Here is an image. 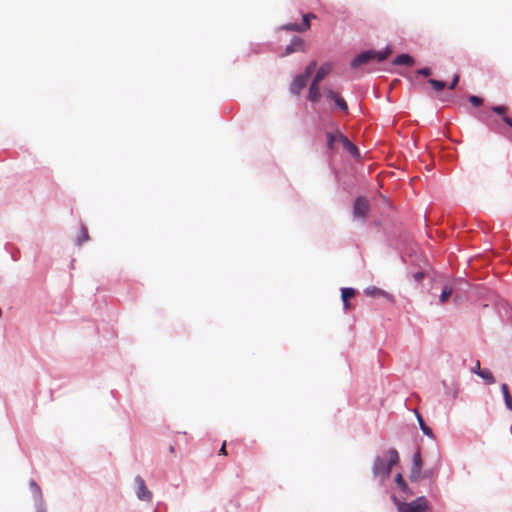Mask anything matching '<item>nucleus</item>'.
<instances>
[{
  "instance_id": "1",
  "label": "nucleus",
  "mask_w": 512,
  "mask_h": 512,
  "mask_svg": "<svg viewBox=\"0 0 512 512\" xmlns=\"http://www.w3.org/2000/svg\"><path fill=\"white\" fill-rule=\"evenodd\" d=\"M387 454L388 459L377 456L372 467L374 478H380L381 481L389 477L392 467L399 462V454L396 449H389Z\"/></svg>"
},
{
  "instance_id": "2",
  "label": "nucleus",
  "mask_w": 512,
  "mask_h": 512,
  "mask_svg": "<svg viewBox=\"0 0 512 512\" xmlns=\"http://www.w3.org/2000/svg\"><path fill=\"white\" fill-rule=\"evenodd\" d=\"M392 501L398 512H426L429 509L428 500L425 496H419L411 502H403L392 495Z\"/></svg>"
},
{
  "instance_id": "3",
  "label": "nucleus",
  "mask_w": 512,
  "mask_h": 512,
  "mask_svg": "<svg viewBox=\"0 0 512 512\" xmlns=\"http://www.w3.org/2000/svg\"><path fill=\"white\" fill-rule=\"evenodd\" d=\"M388 57V53L366 51L357 55L351 62L352 68H358L359 66L368 63L371 60H377L381 62Z\"/></svg>"
},
{
  "instance_id": "4",
  "label": "nucleus",
  "mask_w": 512,
  "mask_h": 512,
  "mask_svg": "<svg viewBox=\"0 0 512 512\" xmlns=\"http://www.w3.org/2000/svg\"><path fill=\"white\" fill-rule=\"evenodd\" d=\"M136 486V496L141 501L151 502L152 501V492L147 488L144 479L137 475L134 479Z\"/></svg>"
},
{
  "instance_id": "5",
  "label": "nucleus",
  "mask_w": 512,
  "mask_h": 512,
  "mask_svg": "<svg viewBox=\"0 0 512 512\" xmlns=\"http://www.w3.org/2000/svg\"><path fill=\"white\" fill-rule=\"evenodd\" d=\"M353 213L355 217L364 219L369 213V203L367 199L359 197L356 199L353 207Z\"/></svg>"
},
{
  "instance_id": "6",
  "label": "nucleus",
  "mask_w": 512,
  "mask_h": 512,
  "mask_svg": "<svg viewBox=\"0 0 512 512\" xmlns=\"http://www.w3.org/2000/svg\"><path fill=\"white\" fill-rule=\"evenodd\" d=\"M307 81V76H303L302 74L297 75L290 85V92L292 94L299 95L300 92L306 87Z\"/></svg>"
},
{
  "instance_id": "7",
  "label": "nucleus",
  "mask_w": 512,
  "mask_h": 512,
  "mask_svg": "<svg viewBox=\"0 0 512 512\" xmlns=\"http://www.w3.org/2000/svg\"><path fill=\"white\" fill-rule=\"evenodd\" d=\"M338 140L342 143L344 149L347 150L352 156L356 158L360 157L358 148L340 132H338Z\"/></svg>"
},
{
  "instance_id": "8",
  "label": "nucleus",
  "mask_w": 512,
  "mask_h": 512,
  "mask_svg": "<svg viewBox=\"0 0 512 512\" xmlns=\"http://www.w3.org/2000/svg\"><path fill=\"white\" fill-rule=\"evenodd\" d=\"M304 50V41L299 38L295 37L289 45L285 48L284 55H289L294 52L303 51Z\"/></svg>"
},
{
  "instance_id": "9",
  "label": "nucleus",
  "mask_w": 512,
  "mask_h": 512,
  "mask_svg": "<svg viewBox=\"0 0 512 512\" xmlns=\"http://www.w3.org/2000/svg\"><path fill=\"white\" fill-rule=\"evenodd\" d=\"M327 98L335 101L336 106L341 109L344 112H348V105L346 101L340 97L337 93L333 92L332 90L327 91L326 93Z\"/></svg>"
},
{
  "instance_id": "10",
  "label": "nucleus",
  "mask_w": 512,
  "mask_h": 512,
  "mask_svg": "<svg viewBox=\"0 0 512 512\" xmlns=\"http://www.w3.org/2000/svg\"><path fill=\"white\" fill-rule=\"evenodd\" d=\"M29 487L33 495L34 505L37 503H43V494L40 486L32 479L29 481Z\"/></svg>"
},
{
  "instance_id": "11",
  "label": "nucleus",
  "mask_w": 512,
  "mask_h": 512,
  "mask_svg": "<svg viewBox=\"0 0 512 512\" xmlns=\"http://www.w3.org/2000/svg\"><path fill=\"white\" fill-rule=\"evenodd\" d=\"M319 84L320 83H318V82L312 81L310 88H309L308 99L313 103L318 102L321 97Z\"/></svg>"
},
{
  "instance_id": "12",
  "label": "nucleus",
  "mask_w": 512,
  "mask_h": 512,
  "mask_svg": "<svg viewBox=\"0 0 512 512\" xmlns=\"http://www.w3.org/2000/svg\"><path fill=\"white\" fill-rule=\"evenodd\" d=\"M395 483L406 496H412L414 494L400 473L395 476Z\"/></svg>"
},
{
  "instance_id": "13",
  "label": "nucleus",
  "mask_w": 512,
  "mask_h": 512,
  "mask_svg": "<svg viewBox=\"0 0 512 512\" xmlns=\"http://www.w3.org/2000/svg\"><path fill=\"white\" fill-rule=\"evenodd\" d=\"M355 296V290L353 288H342L341 299L345 310L350 309L349 300Z\"/></svg>"
},
{
  "instance_id": "14",
  "label": "nucleus",
  "mask_w": 512,
  "mask_h": 512,
  "mask_svg": "<svg viewBox=\"0 0 512 512\" xmlns=\"http://www.w3.org/2000/svg\"><path fill=\"white\" fill-rule=\"evenodd\" d=\"M332 66L329 63L323 64L316 72L313 81L320 83L330 73Z\"/></svg>"
},
{
  "instance_id": "15",
  "label": "nucleus",
  "mask_w": 512,
  "mask_h": 512,
  "mask_svg": "<svg viewBox=\"0 0 512 512\" xmlns=\"http://www.w3.org/2000/svg\"><path fill=\"white\" fill-rule=\"evenodd\" d=\"M394 65L412 66L414 59L408 54H400L393 60Z\"/></svg>"
},
{
  "instance_id": "16",
  "label": "nucleus",
  "mask_w": 512,
  "mask_h": 512,
  "mask_svg": "<svg viewBox=\"0 0 512 512\" xmlns=\"http://www.w3.org/2000/svg\"><path fill=\"white\" fill-rule=\"evenodd\" d=\"M492 111L498 115H505L506 112L508 111V108L506 106H503V105H498V106H493L492 107ZM503 121L509 126L512 128V118L508 117V116H504L503 117Z\"/></svg>"
},
{
  "instance_id": "17",
  "label": "nucleus",
  "mask_w": 512,
  "mask_h": 512,
  "mask_svg": "<svg viewBox=\"0 0 512 512\" xmlns=\"http://www.w3.org/2000/svg\"><path fill=\"white\" fill-rule=\"evenodd\" d=\"M472 372L481 377L486 382V384H493L495 382V378L489 369H483L479 371L472 370Z\"/></svg>"
},
{
  "instance_id": "18",
  "label": "nucleus",
  "mask_w": 512,
  "mask_h": 512,
  "mask_svg": "<svg viewBox=\"0 0 512 512\" xmlns=\"http://www.w3.org/2000/svg\"><path fill=\"white\" fill-rule=\"evenodd\" d=\"M501 391H502L507 408L512 412V397L510 395L508 385L505 383L502 384Z\"/></svg>"
},
{
  "instance_id": "19",
  "label": "nucleus",
  "mask_w": 512,
  "mask_h": 512,
  "mask_svg": "<svg viewBox=\"0 0 512 512\" xmlns=\"http://www.w3.org/2000/svg\"><path fill=\"white\" fill-rule=\"evenodd\" d=\"M422 465H423V462H422L421 454H420L419 451H417L413 455L411 469L421 471L422 470Z\"/></svg>"
},
{
  "instance_id": "20",
  "label": "nucleus",
  "mask_w": 512,
  "mask_h": 512,
  "mask_svg": "<svg viewBox=\"0 0 512 512\" xmlns=\"http://www.w3.org/2000/svg\"><path fill=\"white\" fill-rule=\"evenodd\" d=\"M316 18V15L315 14H312V13H308V14H304L303 15V22L300 24L303 32L307 31L310 29V20L311 19H315Z\"/></svg>"
},
{
  "instance_id": "21",
  "label": "nucleus",
  "mask_w": 512,
  "mask_h": 512,
  "mask_svg": "<svg viewBox=\"0 0 512 512\" xmlns=\"http://www.w3.org/2000/svg\"><path fill=\"white\" fill-rule=\"evenodd\" d=\"M453 293V288L451 286H445L443 288V291L440 295V303L444 304L448 301V299L451 297Z\"/></svg>"
},
{
  "instance_id": "22",
  "label": "nucleus",
  "mask_w": 512,
  "mask_h": 512,
  "mask_svg": "<svg viewBox=\"0 0 512 512\" xmlns=\"http://www.w3.org/2000/svg\"><path fill=\"white\" fill-rule=\"evenodd\" d=\"M418 420V423H419V426H420V429L422 430L423 434L428 436V437H433V432L431 430V428H429L425 422H424V418H417Z\"/></svg>"
},
{
  "instance_id": "23",
  "label": "nucleus",
  "mask_w": 512,
  "mask_h": 512,
  "mask_svg": "<svg viewBox=\"0 0 512 512\" xmlns=\"http://www.w3.org/2000/svg\"><path fill=\"white\" fill-rule=\"evenodd\" d=\"M428 82L431 84L435 91H442L446 87V82L444 81L429 79Z\"/></svg>"
},
{
  "instance_id": "24",
  "label": "nucleus",
  "mask_w": 512,
  "mask_h": 512,
  "mask_svg": "<svg viewBox=\"0 0 512 512\" xmlns=\"http://www.w3.org/2000/svg\"><path fill=\"white\" fill-rule=\"evenodd\" d=\"M281 29L287 30V31L303 32L300 24H296V23H291V24L284 25V26L281 27Z\"/></svg>"
},
{
  "instance_id": "25",
  "label": "nucleus",
  "mask_w": 512,
  "mask_h": 512,
  "mask_svg": "<svg viewBox=\"0 0 512 512\" xmlns=\"http://www.w3.org/2000/svg\"><path fill=\"white\" fill-rule=\"evenodd\" d=\"M422 477L421 471L419 470H410L409 480L411 482H417Z\"/></svg>"
},
{
  "instance_id": "26",
  "label": "nucleus",
  "mask_w": 512,
  "mask_h": 512,
  "mask_svg": "<svg viewBox=\"0 0 512 512\" xmlns=\"http://www.w3.org/2000/svg\"><path fill=\"white\" fill-rule=\"evenodd\" d=\"M317 63L315 61H312L305 69V72L302 74L303 76H307V79L311 76L313 71L316 68Z\"/></svg>"
},
{
  "instance_id": "27",
  "label": "nucleus",
  "mask_w": 512,
  "mask_h": 512,
  "mask_svg": "<svg viewBox=\"0 0 512 512\" xmlns=\"http://www.w3.org/2000/svg\"><path fill=\"white\" fill-rule=\"evenodd\" d=\"M469 102L473 105V106H480L482 103H483V100L482 98L478 97V96H470L469 97Z\"/></svg>"
},
{
  "instance_id": "28",
  "label": "nucleus",
  "mask_w": 512,
  "mask_h": 512,
  "mask_svg": "<svg viewBox=\"0 0 512 512\" xmlns=\"http://www.w3.org/2000/svg\"><path fill=\"white\" fill-rule=\"evenodd\" d=\"M327 138H328V147H329L330 149H332V148H333V146H334V142L336 141V139H338V134H337V135H334V134H332V133H328V134H327Z\"/></svg>"
},
{
  "instance_id": "29",
  "label": "nucleus",
  "mask_w": 512,
  "mask_h": 512,
  "mask_svg": "<svg viewBox=\"0 0 512 512\" xmlns=\"http://www.w3.org/2000/svg\"><path fill=\"white\" fill-rule=\"evenodd\" d=\"M35 506V512H47L46 504L43 503H37Z\"/></svg>"
},
{
  "instance_id": "30",
  "label": "nucleus",
  "mask_w": 512,
  "mask_h": 512,
  "mask_svg": "<svg viewBox=\"0 0 512 512\" xmlns=\"http://www.w3.org/2000/svg\"><path fill=\"white\" fill-rule=\"evenodd\" d=\"M419 75L428 77L431 75V69L430 68H421L417 71Z\"/></svg>"
},
{
  "instance_id": "31",
  "label": "nucleus",
  "mask_w": 512,
  "mask_h": 512,
  "mask_svg": "<svg viewBox=\"0 0 512 512\" xmlns=\"http://www.w3.org/2000/svg\"><path fill=\"white\" fill-rule=\"evenodd\" d=\"M459 82V75H455L452 82L449 85V89L453 90Z\"/></svg>"
},
{
  "instance_id": "32",
  "label": "nucleus",
  "mask_w": 512,
  "mask_h": 512,
  "mask_svg": "<svg viewBox=\"0 0 512 512\" xmlns=\"http://www.w3.org/2000/svg\"><path fill=\"white\" fill-rule=\"evenodd\" d=\"M365 292H366V294H370V295H376V294L381 293V291L378 290L377 288L367 289Z\"/></svg>"
},
{
  "instance_id": "33",
  "label": "nucleus",
  "mask_w": 512,
  "mask_h": 512,
  "mask_svg": "<svg viewBox=\"0 0 512 512\" xmlns=\"http://www.w3.org/2000/svg\"><path fill=\"white\" fill-rule=\"evenodd\" d=\"M413 277L417 282H420L424 278V274L422 272H417Z\"/></svg>"
},
{
  "instance_id": "34",
  "label": "nucleus",
  "mask_w": 512,
  "mask_h": 512,
  "mask_svg": "<svg viewBox=\"0 0 512 512\" xmlns=\"http://www.w3.org/2000/svg\"><path fill=\"white\" fill-rule=\"evenodd\" d=\"M422 478L429 479L432 478V471L431 470H425L422 474Z\"/></svg>"
},
{
  "instance_id": "35",
  "label": "nucleus",
  "mask_w": 512,
  "mask_h": 512,
  "mask_svg": "<svg viewBox=\"0 0 512 512\" xmlns=\"http://www.w3.org/2000/svg\"><path fill=\"white\" fill-rule=\"evenodd\" d=\"M219 454L220 455H227V451H226V442L224 441L220 450H219Z\"/></svg>"
},
{
  "instance_id": "36",
  "label": "nucleus",
  "mask_w": 512,
  "mask_h": 512,
  "mask_svg": "<svg viewBox=\"0 0 512 512\" xmlns=\"http://www.w3.org/2000/svg\"><path fill=\"white\" fill-rule=\"evenodd\" d=\"M82 237H83V240H87L88 239V232H87V229L86 228H82Z\"/></svg>"
},
{
  "instance_id": "37",
  "label": "nucleus",
  "mask_w": 512,
  "mask_h": 512,
  "mask_svg": "<svg viewBox=\"0 0 512 512\" xmlns=\"http://www.w3.org/2000/svg\"><path fill=\"white\" fill-rule=\"evenodd\" d=\"M473 370H476V371L482 370V369L480 368V361H477V362H476V366H475V368H474Z\"/></svg>"
},
{
  "instance_id": "38",
  "label": "nucleus",
  "mask_w": 512,
  "mask_h": 512,
  "mask_svg": "<svg viewBox=\"0 0 512 512\" xmlns=\"http://www.w3.org/2000/svg\"><path fill=\"white\" fill-rule=\"evenodd\" d=\"M169 451H170V453H174V451H175L174 446H172V445H171V446L169 447Z\"/></svg>"
}]
</instances>
